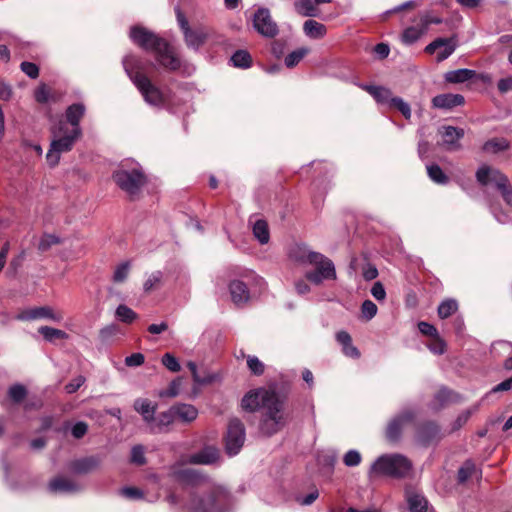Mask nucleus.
Returning a JSON list of instances; mask_svg holds the SVG:
<instances>
[{
	"label": "nucleus",
	"mask_w": 512,
	"mask_h": 512,
	"mask_svg": "<svg viewBox=\"0 0 512 512\" xmlns=\"http://www.w3.org/2000/svg\"><path fill=\"white\" fill-rule=\"evenodd\" d=\"M163 274L161 271L153 272L144 283L145 292H151L158 288L162 283Z\"/></svg>",
	"instance_id": "obj_49"
},
{
	"label": "nucleus",
	"mask_w": 512,
	"mask_h": 512,
	"mask_svg": "<svg viewBox=\"0 0 512 512\" xmlns=\"http://www.w3.org/2000/svg\"><path fill=\"white\" fill-rule=\"evenodd\" d=\"M53 140L47 152L46 159L51 167L59 163L60 155L73 149L75 142L81 137V128L69 129L64 121H60L51 130Z\"/></svg>",
	"instance_id": "obj_3"
},
{
	"label": "nucleus",
	"mask_w": 512,
	"mask_h": 512,
	"mask_svg": "<svg viewBox=\"0 0 512 512\" xmlns=\"http://www.w3.org/2000/svg\"><path fill=\"white\" fill-rule=\"evenodd\" d=\"M112 178L117 186L129 195L131 200H135L139 196L141 189L147 183V176L142 169L138 168L115 171Z\"/></svg>",
	"instance_id": "obj_7"
},
{
	"label": "nucleus",
	"mask_w": 512,
	"mask_h": 512,
	"mask_svg": "<svg viewBox=\"0 0 512 512\" xmlns=\"http://www.w3.org/2000/svg\"><path fill=\"white\" fill-rule=\"evenodd\" d=\"M50 90L46 84H41L34 93L35 100L40 104H45L49 101Z\"/></svg>",
	"instance_id": "obj_59"
},
{
	"label": "nucleus",
	"mask_w": 512,
	"mask_h": 512,
	"mask_svg": "<svg viewBox=\"0 0 512 512\" xmlns=\"http://www.w3.org/2000/svg\"><path fill=\"white\" fill-rule=\"evenodd\" d=\"M38 332L43 336L46 341L53 342L55 340H62L68 337V334L60 329L52 328L49 326H41Z\"/></svg>",
	"instance_id": "obj_36"
},
{
	"label": "nucleus",
	"mask_w": 512,
	"mask_h": 512,
	"mask_svg": "<svg viewBox=\"0 0 512 512\" xmlns=\"http://www.w3.org/2000/svg\"><path fill=\"white\" fill-rule=\"evenodd\" d=\"M129 273V263L124 262L117 266V268L114 271L113 280L114 282H123L126 280Z\"/></svg>",
	"instance_id": "obj_58"
},
{
	"label": "nucleus",
	"mask_w": 512,
	"mask_h": 512,
	"mask_svg": "<svg viewBox=\"0 0 512 512\" xmlns=\"http://www.w3.org/2000/svg\"><path fill=\"white\" fill-rule=\"evenodd\" d=\"M156 405H152L148 399H137L134 402V409L140 413L147 423H152L155 420Z\"/></svg>",
	"instance_id": "obj_28"
},
{
	"label": "nucleus",
	"mask_w": 512,
	"mask_h": 512,
	"mask_svg": "<svg viewBox=\"0 0 512 512\" xmlns=\"http://www.w3.org/2000/svg\"><path fill=\"white\" fill-rule=\"evenodd\" d=\"M363 89L368 92L378 103H388L391 104L392 92L384 87L375 86V85H365Z\"/></svg>",
	"instance_id": "obj_30"
},
{
	"label": "nucleus",
	"mask_w": 512,
	"mask_h": 512,
	"mask_svg": "<svg viewBox=\"0 0 512 512\" xmlns=\"http://www.w3.org/2000/svg\"><path fill=\"white\" fill-rule=\"evenodd\" d=\"M458 309V304L453 299L443 301L438 307V316L441 319H446L455 313Z\"/></svg>",
	"instance_id": "obj_45"
},
{
	"label": "nucleus",
	"mask_w": 512,
	"mask_h": 512,
	"mask_svg": "<svg viewBox=\"0 0 512 512\" xmlns=\"http://www.w3.org/2000/svg\"><path fill=\"white\" fill-rule=\"evenodd\" d=\"M337 342L342 345V352L345 356L358 359L360 357V351L357 347L352 344V338L346 331H339L336 334Z\"/></svg>",
	"instance_id": "obj_26"
},
{
	"label": "nucleus",
	"mask_w": 512,
	"mask_h": 512,
	"mask_svg": "<svg viewBox=\"0 0 512 512\" xmlns=\"http://www.w3.org/2000/svg\"><path fill=\"white\" fill-rule=\"evenodd\" d=\"M412 469V462L406 456L398 453L379 456L370 468V475L388 476L401 479Z\"/></svg>",
	"instance_id": "obj_4"
},
{
	"label": "nucleus",
	"mask_w": 512,
	"mask_h": 512,
	"mask_svg": "<svg viewBox=\"0 0 512 512\" xmlns=\"http://www.w3.org/2000/svg\"><path fill=\"white\" fill-rule=\"evenodd\" d=\"M153 53L155 60L164 70L174 72L180 69L182 65L181 58L167 40H164L163 45H159Z\"/></svg>",
	"instance_id": "obj_12"
},
{
	"label": "nucleus",
	"mask_w": 512,
	"mask_h": 512,
	"mask_svg": "<svg viewBox=\"0 0 512 512\" xmlns=\"http://www.w3.org/2000/svg\"><path fill=\"white\" fill-rule=\"evenodd\" d=\"M16 318L22 321H31L46 318L54 322H61L63 319V315L61 313H55L53 309L49 306H41L23 310L17 315Z\"/></svg>",
	"instance_id": "obj_17"
},
{
	"label": "nucleus",
	"mask_w": 512,
	"mask_h": 512,
	"mask_svg": "<svg viewBox=\"0 0 512 512\" xmlns=\"http://www.w3.org/2000/svg\"><path fill=\"white\" fill-rule=\"evenodd\" d=\"M510 147L509 141L505 138H492L483 144V151L487 153L497 154L508 150Z\"/></svg>",
	"instance_id": "obj_33"
},
{
	"label": "nucleus",
	"mask_w": 512,
	"mask_h": 512,
	"mask_svg": "<svg viewBox=\"0 0 512 512\" xmlns=\"http://www.w3.org/2000/svg\"><path fill=\"white\" fill-rule=\"evenodd\" d=\"M423 31L416 27H408L402 33V41L405 44H413L416 42L422 35Z\"/></svg>",
	"instance_id": "obj_50"
},
{
	"label": "nucleus",
	"mask_w": 512,
	"mask_h": 512,
	"mask_svg": "<svg viewBox=\"0 0 512 512\" xmlns=\"http://www.w3.org/2000/svg\"><path fill=\"white\" fill-rule=\"evenodd\" d=\"M129 36L137 46L150 52H154L159 45H163V41L165 40L154 32L139 25L131 27Z\"/></svg>",
	"instance_id": "obj_11"
},
{
	"label": "nucleus",
	"mask_w": 512,
	"mask_h": 512,
	"mask_svg": "<svg viewBox=\"0 0 512 512\" xmlns=\"http://www.w3.org/2000/svg\"><path fill=\"white\" fill-rule=\"evenodd\" d=\"M20 69L31 79H36L39 76V67L35 63L23 61L20 64Z\"/></svg>",
	"instance_id": "obj_57"
},
{
	"label": "nucleus",
	"mask_w": 512,
	"mask_h": 512,
	"mask_svg": "<svg viewBox=\"0 0 512 512\" xmlns=\"http://www.w3.org/2000/svg\"><path fill=\"white\" fill-rule=\"evenodd\" d=\"M442 129L443 143L447 145L448 149L459 148L458 141L464 137V130L453 126H443Z\"/></svg>",
	"instance_id": "obj_24"
},
{
	"label": "nucleus",
	"mask_w": 512,
	"mask_h": 512,
	"mask_svg": "<svg viewBox=\"0 0 512 512\" xmlns=\"http://www.w3.org/2000/svg\"><path fill=\"white\" fill-rule=\"evenodd\" d=\"M86 108L82 103H74L66 109V124L69 123L72 129L80 128V121L85 114Z\"/></svg>",
	"instance_id": "obj_27"
},
{
	"label": "nucleus",
	"mask_w": 512,
	"mask_h": 512,
	"mask_svg": "<svg viewBox=\"0 0 512 512\" xmlns=\"http://www.w3.org/2000/svg\"><path fill=\"white\" fill-rule=\"evenodd\" d=\"M229 290L233 303L237 306L246 304L250 299L247 285L240 280H233L229 284Z\"/></svg>",
	"instance_id": "obj_21"
},
{
	"label": "nucleus",
	"mask_w": 512,
	"mask_h": 512,
	"mask_svg": "<svg viewBox=\"0 0 512 512\" xmlns=\"http://www.w3.org/2000/svg\"><path fill=\"white\" fill-rule=\"evenodd\" d=\"M465 103L461 94L445 93L433 97L432 106L438 109H452Z\"/></svg>",
	"instance_id": "obj_19"
},
{
	"label": "nucleus",
	"mask_w": 512,
	"mask_h": 512,
	"mask_svg": "<svg viewBox=\"0 0 512 512\" xmlns=\"http://www.w3.org/2000/svg\"><path fill=\"white\" fill-rule=\"evenodd\" d=\"M475 177L481 186L494 184L506 205L512 207V186L506 174L492 166L482 165L477 169Z\"/></svg>",
	"instance_id": "obj_6"
},
{
	"label": "nucleus",
	"mask_w": 512,
	"mask_h": 512,
	"mask_svg": "<svg viewBox=\"0 0 512 512\" xmlns=\"http://www.w3.org/2000/svg\"><path fill=\"white\" fill-rule=\"evenodd\" d=\"M475 472V464L471 460H467L458 469L457 481L459 484H464Z\"/></svg>",
	"instance_id": "obj_43"
},
{
	"label": "nucleus",
	"mask_w": 512,
	"mask_h": 512,
	"mask_svg": "<svg viewBox=\"0 0 512 512\" xmlns=\"http://www.w3.org/2000/svg\"><path fill=\"white\" fill-rule=\"evenodd\" d=\"M427 347L433 354L442 355L446 352L447 344L438 334L437 336L430 338L427 343Z\"/></svg>",
	"instance_id": "obj_46"
},
{
	"label": "nucleus",
	"mask_w": 512,
	"mask_h": 512,
	"mask_svg": "<svg viewBox=\"0 0 512 512\" xmlns=\"http://www.w3.org/2000/svg\"><path fill=\"white\" fill-rule=\"evenodd\" d=\"M88 431V424L83 421H79L71 429V434L75 439L83 438Z\"/></svg>",
	"instance_id": "obj_60"
},
{
	"label": "nucleus",
	"mask_w": 512,
	"mask_h": 512,
	"mask_svg": "<svg viewBox=\"0 0 512 512\" xmlns=\"http://www.w3.org/2000/svg\"><path fill=\"white\" fill-rule=\"evenodd\" d=\"M295 9L302 16L313 17L316 15L314 0H299L295 3Z\"/></svg>",
	"instance_id": "obj_40"
},
{
	"label": "nucleus",
	"mask_w": 512,
	"mask_h": 512,
	"mask_svg": "<svg viewBox=\"0 0 512 512\" xmlns=\"http://www.w3.org/2000/svg\"><path fill=\"white\" fill-rule=\"evenodd\" d=\"M418 329L423 335L428 336L430 338L437 336L439 334L434 325L425 321H420L418 323Z\"/></svg>",
	"instance_id": "obj_61"
},
{
	"label": "nucleus",
	"mask_w": 512,
	"mask_h": 512,
	"mask_svg": "<svg viewBox=\"0 0 512 512\" xmlns=\"http://www.w3.org/2000/svg\"><path fill=\"white\" fill-rule=\"evenodd\" d=\"M187 368L191 372L194 382L197 383V384H201V385H203V384H210L215 379V377L213 375H211V374H207V375L201 376L198 373L196 363H194L193 361H189L187 363Z\"/></svg>",
	"instance_id": "obj_44"
},
{
	"label": "nucleus",
	"mask_w": 512,
	"mask_h": 512,
	"mask_svg": "<svg viewBox=\"0 0 512 512\" xmlns=\"http://www.w3.org/2000/svg\"><path fill=\"white\" fill-rule=\"evenodd\" d=\"M427 173L429 178L437 184L444 185L449 182L448 176L438 164H431L427 166Z\"/></svg>",
	"instance_id": "obj_39"
},
{
	"label": "nucleus",
	"mask_w": 512,
	"mask_h": 512,
	"mask_svg": "<svg viewBox=\"0 0 512 512\" xmlns=\"http://www.w3.org/2000/svg\"><path fill=\"white\" fill-rule=\"evenodd\" d=\"M475 76L476 71L463 68L447 72L444 78L448 83H464Z\"/></svg>",
	"instance_id": "obj_31"
},
{
	"label": "nucleus",
	"mask_w": 512,
	"mask_h": 512,
	"mask_svg": "<svg viewBox=\"0 0 512 512\" xmlns=\"http://www.w3.org/2000/svg\"><path fill=\"white\" fill-rule=\"evenodd\" d=\"M286 400V394L276 391L275 388H258L244 395L241 407L248 412L263 408L259 429L262 434L272 436L286 425L284 415Z\"/></svg>",
	"instance_id": "obj_1"
},
{
	"label": "nucleus",
	"mask_w": 512,
	"mask_h": 512,
	"mask_svg": "<svg viewBox=\"0 0 512 512\" xmlns=\"http://www.w3.org/2000/svg\"><path fill=\"white\" fill-rule=\"evenodd\" d=\"M361 454L356 450H349L343 457V462L348 467H354L361 463Z\"/></svg>",
	"instance_id": "obj_55"
},
{
	"label": "nucleus",
	"mask_w": 512,
	"mask_h": 512,
	"mask_svg": "<svg viewBox=\"0 0 512 512\" xmlns=\"http://www.w3.org/2000/svg\"><path fill=\"white\" fill-rule=\"evenodd\" d=\"M220 457L219 450L214 446H205L199 452L190 455L191 464L209 465L218 461Z\"/></svg>",
	"instance_id": "obj_18"
},
{
	"label": "nucleus",
	"mask_w": 512,
	"mask_h": 512,
	"mask_svg": "<svg viewBox=\"0 0 512 512\" xmlns=\"http://www.w3.org/2000/svg\"><path fill=\"white\" fill-rule=\"evenodd\" d=\"M245 426L238 418L230 419L225 436V449L228 455L234 456L239 453L245 442Z\"/></svg>",
	"instance_id": "obj_10"
},
{
	"label": "nucleus",
	"mask_w": 512,
	"mask_h": 512,
	"mask_svg": "<svg viewBox=\"0 0 512 512\" xmlns=\"http://www.w3.org/2000/svg\"><path fill=\"white\" fill-rule=\"evenodd\" d=\"M290 257L299 263H316L321 259V253L308 250L305 245H295L291 248Z\"/></svg>",
	"instance_id": "obj_22"
},
{
	"label": "nucleus",
	"mask_w": 512,
	"mask_h": 512,
	"mask_svg": "<svg viewBox=\"0 0 512 512\" xmlns=\"http://www.w3.org/2000/svg\"><path fill=\"white\" fill-rule=\"evenodd\" d=\"M253 234L261 244L268 243L270 233L267 222L263 219L257 220L253 225Z\"/></svg>",
	"instance_id": "obj_35"
},
{
	"label": "nucleus",
	"mask_w": 512,
	"mask_h": 512,
	"mask_svg": "<svg viewBox=\"0 0 512 512\" xmlns=\"http://www.w3.org/2000/svg\"><path fill=\"white\" fill-rule=\"evenodd\" d=\"M123 67L147 104L163 108L170 102L169 93L153 83L147 75L143 59L133 54L127 55L123 59Z\"/></svg>",
	"instance_id": "obj_2"
},
{
	"label": "nucleus",
	"mask_w": 512,
	"mask_h": 512,
	"mask_svg": "<svg viewBox=\"0 0 512 512\" xmlns=\"http://www.w3.org/2000/svg\"><path fill=\"white\" fill-rule=\"evenodd\" d=\"M456 48V40L455 37L450 38H436L430 44H428L425 48V52L428 54H433L437 50L436 59L438 62H442L447 59Z\"/></svg>",
	"instance_id": "obj_16"
},
{
	"label": "nucleus",
	"mask_w": 512,
	"mask_h": 512,
	"mask_svg": "<svg viewBox=\"0 0 512 512\" xmlns=\"http://www.w3.org/2000/svg\"><path fill=\"white\" fill-rule=\"evenodd\" d=\"M49 490L51 492H73L76 485L71 480L64 477H56L49 482Z\"/></svg>",
	"instance_id": "obj_34"
},
{
	"label": "nucleus",
	"mask_w": 512,
	"mask_h": 512,
	"mask_svg": "<svg viewBox=\"0 0 512 512\" xmlns=\"http://www.w3.org/2000/svg\"><path fill=\"white\" fill-rule=\"evenodd\" d=\"M458 398V394L448 388H441L435 394L434 398L430 403V408L434 411H439L444 408L447 404L455 402Z\"/></svg>",
	"instance_id": "obj_23"
},
{
	"label": "nucleus",
	"mask_w": 512,
	"mask_h": 512,
	"mask_svg": "<svg viewBox=\"0 0 512 512\" xmlns=\"http://www.w3.org/2000/svg\"><path fill=\"white\" fill-rule=\"evenodd\" d=\"M172 412L175 418L185 423H190L197 418V409L190 404L179 403L172 406Z\"/></svg>",
	"instance_id": "obj_25"
},
{
	"label": "nucleus",
	"mask_w": 512,
	"mask_h": 512,
	"mask_svg": "<svg viewBox=\"0 0 512 512\" xmlns=\"http://www.w3.org/2000/svg\"><path fill=\"white\" fill-rule=\"evenodd\" d=\"M255 30L264 37L274 38L279 33L277 23L273 20L268 8H259L253 17Z\"/></svg>",
	"instance_id": "obj_13"
},
{
	"label": "nucleus",
	"mask_w": 512,
	"mask_h": 512,
	"mask_svg": "<svg viewBox=\"0 0 512 512\" xmlns=\"http://www.w3.org/2000/svg\"><path fill=\"white\" fill-rule=\"evenodd\" d=\"M101 465V458L99 456H87L73 461L70 465L73 472L77 474H87L96 469Z\"/></svg>",
	"instance_id": "obj_20"
},
{
	"label": "nucleus",
	"mask_w": 512,
	"mask_h": 512,
	"mask_svg": "<svg viewBox=\"0 0 512 512\" xmlns=\"http://www.w3.org/2000/svg\"><path fill=\"white\" fill-rule=\"evenodd\" d=\"M145 357L142 353H133L125 358V364L128 367H137L144 363Z\"/></svg>",
	"instance_id": "obj_63"
},
{
	"label": "nucleus",
	"mask_w": 512,
	"mask_h": 512,
	"mask_svg": "<svg viewBox=\"0 0 512 512\" xmlns=\"http://www.w3.org/2000/svg\"><path fill=\"white\" fill-rule=\"evenodd\" d=\"M390 107L396 108L405 117V119L411 118V109L409 104L404 102L400 97H394L391 99Z\"/></svg>",
	"instance_id": "obj_52"
},
{
	"label": "nucleus",
	"mask_w": 512,
	"mask_h": 512,
	"mask_svg": "<svg viewBox=\"0 0 512 512\" xmlns=\"http://www.w3.org/2000/svg\"><path fill=\"white\" fill-rule=\"evenodd\" d=\"M175 420V414L172 412L171 406L167 411L159 413L152 423H155V427L159 432H161L165 427L171 425Z\"/></svg>",
	"instance_id": "obj_38"
},
{
	"label": "nucleus",
	"mask_w": 512,
	"mask_h": 512,
	"mask_svg": "<svg viewBox=\"0 0 512 512\" xmlns=\"http://www.w3.org/2000/svg\"><path fill=\"white\" fill-rule=\"evenodd\" d=\"M247 366L252 374L260 376L265 371V366L256 356H247Z\"/></svg>",
	"instance_id": "obj_51"
},
{
	"label": "nucleus",
	"mask_w": 512,
	"mask_h": 512,
	"mask_svg": "<svg viewBox=\"0 0 512 512\" xmlns=\"http://www.w3.org/2000/svg\"><path fill=\"white\" fill-rule=\"evenodd\" d=\"M231 506L230 493L221 486L212 487L208 492L191 501L194 512H227Z\"/></svg>",
	"instance_id": "obj_5"
},
{
	"label": "nucleus",
	"mask_w": 512,
	"mask_h": 512,
	"mask_svg": "<svg viewBox=\"0 0 512 512\" xmlns=\"http://www.w3.org/2000/svg\"><path fill=\"white\" fill-rule=\"evenodd\" d=\"M60 244V239L52 234H44L39 241L38 250L42 253L48 251L52 246Z\"/></svg>",
	"instance_id": "obj_48"
},
{
	"label": "nucleus",
	"mask_w": 512,
	"mask_h": 512,
	"mask_svg": "<svg viewBox=\"0 0 512 512\" xmlns=\"http://www.w3.org/2000/svg\"><path fill=\"white\" fill-rule=\"evenodd\" d=\"M27 389L22 384L12 385L8 390V396L14 403H21L27 396Z\"/></svg>",
	"instance_id": "obj_47"
},
{
	"label": "nucleus",
	"mask_w": 512,
	"mask_h": 512,
	"mask_svg": "<svg viewBox=\"0 0 512 512\" xmlns=\"http://www.w3.org/2000/svg\"><path fill=\"white\" fill-rule=\"evenodd\" d=\"M130 461L138 466H142L146 463L144 449L141 445H136L132 448Z\"/></svg>",
	"instance_id": "obj_54"
},
{
	"label": "nucleus",
	"mask_w": 512,
	"mask_h": 512,
	"mask_svg": "<svg viewBox=\"0 0 512 512\" xmlns=\"http://www.w3.org/2000/svg\"><path fill=\"white\" fill-rule=\"evenodd\" d=\"M231 61L237 68L247 69L252 65V57L246 50H237L232 56Z\"/></svg>",
	"instance_id": "obj_37"
},
{
	"label": "nucleus",
	"mask_w": 512,
	"mask_h": 512,
	"mask_svg": "<svg viewBox=\"0 0 512 512\" xmlns=\"http://www.w3.org/2000/svg\"><path fill=\"white\" fill-rule=\"evenodd\" d=\"M406 500L410 512H427L428 501L423 495L416 492H407Z\"/></svg>",
	"instance_id": "obj_29"
},
{
	"label": "nucleus",
	"mask_w": 512,
	"mask_h": 512,
	"mask_svg": "<svg viewBox=\"0 0 512 512\" xmlns=\"http://www.w3.org/2000/svg\"><path fill=\"white\" fill-rule=\"evenodd\" d=\"M371 294L378 301L384 300L386 297V292L383 284L381 282H375L372 286Z\"/></svg>",
	"instance_id": "obj_64"
},
{
	"label": "nucleus",
	"mask_w": 512,
	"mask_h": 512,
	"mask_svg": "<svg viewBox=\"0 0 512 512\" xmlns=\"http://www.w3.org/2000/svg\"><path fill=\"white\" fill-rule=\"evenodd\" d=\"M115 315L120 321L126 324L132 323L138 317L136 312L124 304L117 307Z\"/></svg>",
	"instance_id": "obj_41"
},
{
	"label": "nucleus",
	"mask_w": 512,
	"mask_h": 512,
	"mask_svg": "<svg viewBox=\"0 0 512 512\" xmlns=\"http://www.w3.org/2000/svg\"><path fill=\"white\" fill-rule=\"evenodd\" d=\"M316 268L313 271L306 273L305 277L308 281L319 285L324 279H335L336 271L333 262L321 254V259H318L316 263H311Z\"/></svg>",
	"instance_id": "obj_14"
},
{
	"label": "nucleus",
	"mask_w": 512,
	"mask_h": 512,
	"mask_svg": "<svg viewBox=\"0 0 512 512\" xmlns=\"http://www.w3.org/2000/svg\"><path fill=\"white\" fill-rule=\"evenodd\" d=\"M308 52V48L301 47L289 53L285 58L286 67H295L308 54Z\"/></svg>",
	"instance_id": "obj_42"
},
{
	"label": "nucleus",
	"mask_w": 512,
	"mask_h": 512,
	"mask_svg": "<svg viewBox=\"0 0 512 512\" xmlns=\"http://www.w3.org/2000/svg\"><path fill=\"white\" fill-rule=\"evenodd\" d=\"M303 30L305 34L314 39H320L325 36L327 29L326 26L315 20H307L304 22Z\"/></svg>",
	"instance_id": "obj_32"
},
{
	"label": "nucleus",
	"mask_w": 512,
	"mask_h": 512,
	"mask_svg": "<svg viewBox=\"0 0 512 512\" xmlns=\"http://www.w3.org/2000/svg\"><path fill=\"white\" fill-rule=\"evenodd\" d=\"M161 362L171 372H179L181 370L180 363L171 353H165L162 356Z\"/></svg>",
	"instance_id": "obj_53"
},
{
	"label": "nucleus",
	"mask_w": 512,
	"mask_h": 512,
	"mask_svg": "<svg viewBox=\"0 0 512 512\" xmlns=\"http://www.w3.org/2000/svg\"><path fill=\"white\" fill-rule=\"evenodd\" d=\"M443 438L440 425L433 420L419 422L415 426L414 441L417 445L428 448L437 445Z\"/></svg>",
	"instance_id": "obj_9"
},
{
	"label": "nucleus",
	"mask_w": 512,
	"mask_h": 512,
	"mask_svg": "<svg viewBox=\"0 0 512 512\" xmlns=\"http://www.w3.org/2000/svg\"><path fill=\"white\" fill-rule=\"evenodd\" d=\"M416 419V412L412 409H404L394 415L387 423L384 431L385 439L391 444L400 442L406 426Z\"/></svg>",
	"instance_id": "obj_8"
},
{
	"label": "nucleus",
	"mask_w": 512,
	"mask_h": 512,
	"mask_svg": "<svg viewBox=\"0 0 512 512\" xmlns=\"http://www.w3.org/2000/svg\"><path fill=\"white\" fill-rule=\"evenodd\" d=\"M183 35L186 46L197 51L212 37L213 31L210 28L198 25L191 27Z\"/></svg>",
	"instance_id": "obj_15"
},
{
	"label": "nucleus",
	"mask_w": 512,
	"mask_h": 512,
	"mask_svg": "<svg viewBox=\"0 0 512 512\" xmlns=\"http://www.w3.org/2000/svg\"><path fill=\"white\" fill-rule=\"evenodd\" d=\"M85 383V377L83 376H78L76 378H74L73 380H71L69 383H67L65 385V391L68 393V394H73L75 393L83 384Z\"/></svg>",
	"instance_id": "obj_62"
},
{
	"label": "nucleus",
	"mask_w": 512,
	"mask_h": 512,
	"mask_svg": "<svg viewBox=\"0 0 512 512\" xmlns=\"http://www.w3.org/2000/svg\"><path fill=\"white\" fill-rule=\"evenodd\" d=\"M377 306L371 300H365L361 305L362 315L367 319L371 320L377 313Z\"/></svg>",
	"instance_id": "obj_56"
}]
</instances>
